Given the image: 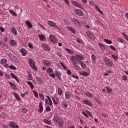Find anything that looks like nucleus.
<instances>
[{"instance_id":"obj_1","label":"nucleus","mask_w":128,"mask_h":128,"mask_svg":"<svg viewBox=\"0 0 128 128\" xmlns=\"http://www.w3.org/2000/svg\"><path fill=\"white\" fill-rule=\"evenodd\" d=\"M104 62L106 66H108V68H112V61L109 58L106 57L105 58H104Z\"/></svg>"},{"instance_id":"obj_2","label":"nucleus","mask_w":128,"mask_h":128,"mask_svg":"<svg viewBox=\"0 0 128 128\" xmlns=\"http://www.w3.org/2000/svg\"><path fill=\"white\" fill-rule=\"evenodd\" d=\"M70 59L72 62H73V64H79L80 62V60H78V56H71Z\"/></svg>"},{"instance_id":"obj_3","label":"nucleus","mask_w":128,"mask_h":128,"mask_svg":"<svg viewBox=\"0 0 128 128\" xmlns=\"http://www.w3.org/2000/svg\"><path fill=\"white\" fill-rule=\"evenodd\" d=\"M28 64L32 68L35 70V72H36L38 70V68L36 66V64H34V60H32V59L30 58L28 60Z\"/></svg>"},{"instance_id":"obj_4","label":"nucleus","mask_w":128,"mask_h":128,"mask_svg":"<svg viewBox=\"0 0 128 128\" xmlns=\"http://www.w3.org/2000/svg\"><path fill=\"white\" fill-rule=\"evenodd\" d=\"M49 39L51 42H52V44H58V40H56V36L52 34H50L49 36Z\"/></svg>"},{"instance_id":"obj_5","label":"nucleus","mask_w":128,"mask_h":128,"mask_svg":"<svg viewBox=\"0 0 128 128\" xmlns=\"http://www.w3.org/2000/svg\"><path fill=\"white\" fill-rule=\"evenodd\" d=\"M48 26H52V28H56L58 30H60V28H58V25L56 24V23L52 20L48 21Z\"/></svg>"},{"instance_id":"obj_6","label":"nucleus","mask_w":128,"mask_h":128,"mask_svg":"<svg viewBox=\"0 0 128 128\" xmlns=\"http://www.w3.org/2000/svg\"><path fill=\"white\" fill-rule=\"evenodd\" d=\"M62 116H58V113H56L55 114H54V116L52 118V121L54 122L55 124H56L58 123V120H60Z\"/></svg>"},{"instance_id":"obj_7","label":"nucleus","mask_w":128,"mask_h":128,"mask_svg":"<svg viewBox=\"0 0 128 128\" xmlns=\"http://www.w3.org/2000/svg\"><path fill=\"white\" fill-rule=\"evenodd\" d=\"M8 56L11 60H12L13 62H18V58H16V56L14 54L12 53H9Z\"/></svg>"},{"instance_id":"obj_8","label":"nucleus","mask_w":128,"mask_h":128,"mask_svg":"<svg viewBox=\"0 0 128 128\" xmlns=\"http://www.w3.org/2000/svg\"><path fill=\"white\" fill-rule=\"evenodd\" d=\"M72 94L70 92L68 91H66L65 92V98L66 100H70L72 98Z\"/></svg>"},{"instance_id":"obj_9","label":"nucleus","mask_w":128,"mask_h":128,"mask_svg":"<svg viewBox=\"0 0 128 128\" xmlns=\"http://www.w3.org/2000/svg\"><path fill=\"white\" fill-rule=\"evenodd\" d=\"M86 34H87L88 36L90 38L91 40H96V36L94 35L92 32H90V31H88L86 32Z\"/></svg>"},{"instance_id":"obj_10","label":"nucleus","mask_w":128,"mask_h":128,"mask_svg":"<svg viewBox=\"0 0 128 128\" xmlns=\"http://www.w3.org/2000/svg\"><path fill=\"white\" fill-rule=\"evenodd\" d=\"M58 122L60 128H62L64 126V119H62V118L61 117Z\"/></svg>"},{"instance_id":"obj_11","label":"nucleus","mask_w":128,"mask_h":128,"mask_svg":"<svg viewBox=\"0 0 128 128\" xmlns=\"http://www.w3.org/2000/svg\"><path fill=\"white\" fill-rule=\"evenodd\" d=\"M8 126H10V128H18V125L16 124V123H14V122H10V123H9Z\"/></svg>"},{"instance_id":"obj_12","label":"nucleus","mask_w":128,"mask_h":128,"mask_svg":"<svg viewBox=\"0 0 128 128\" xmlns=\"http://www.w3.org/2000/svg\"><path fill=\"white\" fill-rule=\"evenodd\" d=\"M75 12L78 16H84V12L80 9H76Z\"/></svg>"},{"instance_id":"obj_13","label":"nucleus","mask_w":128,"mask_h":128,"mask_svg":"<svg viewBox=\"0 0 128 128\" xmlns=\"http://www.w3.org/2000/svg\"><path fill=\"white\" fill-rule=\"evenodd\" d=\"M38 108L39 112H44V106H42V101L40 102H39Z\"/></svg>"},{"instance_id":"obj_14","label":"nucleus","mask_w":128,"mask_h":128,"mask_svg":"<svg viewBox=\"0 0 128 128\" xmlns=\"http://www.w3.org/2000/svg\"><path fill=\"white\" fill-rule=\"evenodd\" d=\"M82 102H84V104H87V106H92V102L88 100H82Z\"/></svg>"},{"instance_id":"obj_15","label":"nucleus","mask_w":128,"mask_h":128,"mask_svg":"<svg viewBox=\"0 0 128 128\" xmlns=\"http://www.w3.org/2000/svg\"><path fill=\"white\" fill-rule=\"evenodd\" d=\"M43 64L46 66H50V64H52L50 60H44Z\"/></svg>"},{"instance_id":"obj_16","label":"nucleus","mask_w":128,"mask_h":128,"mask_svg":"<svg viewBox=\"0 0 128 128\" xmlns=\"http://www.w3.org/2000/svg\"><path fill=\"white\" fill-rule=\"evenodd\" d=\"M20 52L22 54L23 56H26L28 54V52H26V50L24 48H21Z\"/></svg>"},{"instance_id":"obj_17","label":"nucleus","mask_w":128,"mask_h":128,"mask_svg":"<svg viewBox=\"0 0 128 128\" xmlns=\"http://www.w3.org/2000/svg\"><path fill=\"white\" fill-rule=\"evenodd\" d=\"M10 30L13 34H14V36H18V32L16 31V28L14 26H12L10 28Z\"/></svg>"},{"instance_id":"obj_18","label":"nucleus","mask_w":128,"mask_h":128,"mask_svg":"<svg viewBox=\"0 0 128 128\" xmlns=\"http://www.w3.org/2000/svg\"><path fill=\"white\" fill-rule=\"evenodd\" d=\"M9 84L11 88H12V90H18V88H16V86L14 83L10 82Z\"/></svg>"},{"instance_id":"obj_19","label":"nucleus","mask_w":128,"mask_h":128,"mask_svg":"<svg viewBox=\"0 0 128 128\" xmlns=\"http://www.w3.org/2000/svg\"><path fill=\"white\" fill-rule=\"evenodd\" d=\"M79 74L80 76H88L90 75V74L84 71H80L79 72Z\"/></svg>"},{"instance_id":"obj_20","label":"nucleus","mask_w":128,"mask_h":128,"mask_svg":"<svg viewBox=\"0 0 128 128\" xmlns=\"http://www.w3.org/2000/svg\"><path fill=\"white\" fill-rule=\"evenodd\" d=\"M42 48L44 50H48V44H44V43H42Z\"/></svg>"},{"instance_id":"obj_21","label":"nucleus","mask_w":128,"mask_h":128,"mask_svg":"<svg viewBox=\"0 0 128 128\" xmlns=\"http://www.w3.org/2000/svg\"><path fill=\"white\" fill-rule=\"evenodd\" d=\"M36 80L38 82L39 84H42V82H44V80L38 77L37 76H36Z\"/></svg>"},{"instance_id":"obj_22","label":"nucleus","mask_w":128,"mask_h":128,"mask_svg":"<svg viewBox=\"0 0 128 128\" xmlns=\"http://www.w3.org/2000/svg\"><path fill=\"white\" fill-rule=\"evenodd\" d=\"M13 94L16 100H18V102H20V96L18 94L16 93V92H14Z\"/></svg>"},{"instance_id":"obj_23","label":"nucleus","mask_w":128,"mask_h":128,"mask_svg":"<svg viewBox=\"0 0 128 128\" xmlns=\"http://www.w3.org/2000/svg\"><path fill=\"white\" fill-rule=\"evenodd\" d=\"M56 100L54 99V97H52V100L54 102V104H58V100H60V99L58 98V97L56 98Z\"/></svg>"},{"instance_id":"obj_24","label":"nucleus","mask_w":128,"mask_h":128,"mask_svg":"<svg viewBox=\"0 0 128 128\" xmlns=\"http://www.w3.org/2000/svg\"><path fill=\"white\" fill-rule=\"evenodd\" d=\"M0 44L3 48H4V50H8V46L7 44H4V43L2 41H0Z\"/></svg>"},{"instance_id":"obj_25","label":"nucleus","mask_w":128,"mask_h":128,"mask_svg":"<svg viewBox=\"0 0 128 128\" xmlns=\"http://www.w3.org/2000/svg\"><path fill=\"white\" fill-rule=\"evenodd\" d=\"M91 58L93 64H96V56L94 54H92Z\"/></svg>"},{"instance_id":"obj_26","label":"nucleus","mask_w":128,"mask_h":128,"mask_svg":"<svg viewBox=\"0 0 128 128\" xmlns=\"http://www.w3.org/2000/svg\"><path fill=\"white\" fill-rule=\"evenodd\" d=\"M54 74H55V76H56L58 80H60L62 78L61 75H60V72H58V71H56Z\"/></svg>"},{"instance_id":"obj_27","label":"nucleus","mask_w":128,"mask_h":128,"mask_svg":"<svg viewBox=\"0 0 128 128\" xmlns=\"http://www.w3.org/2000/svg\"><path fill=\"white\" fill-rule=\"evenodd\" d=\"M105 88L108 94H112V89L109 86H106Z\"/></svg>"},{"instance_id":"obj_28","label":"nucleus","mask_w":128,"mask_h":128,"mask_svg":"<svg viewBox=\"0 0 128 128\" xmlns=\"http://www.w3.org/2000/svg\"><path fill=\"white\" fill-rule=\"evenodd\" d=\"M10 76H12V78H14V80H16V82H17L20 84V82L18 81V78L16 77V75L14 74V73H11Z\"/></svg>"},{"instance_id":"obj_29","label":"nucleus","mask_w":128,"mask_h":128,"mask_svg":"<svg viewBox=\"0 0 128 128\" xmlns=\"http://www.w3.org/2000/svg\"><path fill=\"white\" fill-rule=\"evenodd\" d=\"M72 20L75 24H77L78 26L80 25V21H78V20L77 19L73 18Z\"/></svg>"},{"instance_id":"obj_30","label":"nucleus","mask_w":128,"mask_h":128,"mask_svg":"<svg viewBox=\"0 0 128 128\" xmlns=\"http://www.w3.org/2000/svg\"><path fill=\"white\" fill-rule=\"evenodd\" d=\"M99 47L102 50H106V46H104V44H102V43H98Z\"/></svg>"},{"instance_id":"obj_31","label":"nucleus","mask_w":128,"mask_h":128,"mask_svg":"<svg viewBox=\"0 0 128 128\" xmlns=\"http://www.w3.org/2000/svg\"><path fill=\"white\" fill-rule=\"evenodd\" d=\"M38 38H39L40 40H42V42L46 40V37L44 36L42 34L39 35Z\"/></svg>"},{"instance_id":"obj_32","label":"nucleus","mask_w":128,"mask_h":128,"mask_svg":"<svg viewBox=\"0 0 128 128\" xmlns=\"http://www.w3.org/2000/svg\"><path fill=\"white\" fill-rule=\"evenodd\" d=\"M9 12H10V14H11L13 16H18V14H16V13L13 10H9Z\"/></svg>"},{"instance_id":"obj_33","label":"nucleus","mask_w":128,"mask_h":128,"mask_svg":"<svg viewBox=\"0 0 128 128\" xmlns=\"http://www.w3.org/2000/svg\"><path fill=\"white\" fill-rule=\"evenodd\" d=\"M28 84V86H30V88H32V90H34V84H32V82L28 81L27 82Z\"/></svg>"},{"instance_id":"obj_34","label":"nucleus","mask_w":128,"mask_h":128,"mask_svg":"<svg viewBox=\"0 0 128 128\" xmlns=\"http://www.w3.org/2000/svg\"><path fill=\"white\" fill-rule=\"evenodd\" d=\"M10 46H16V42L14 40H11L10 42Z\"/></svg>"},{"instance_id":"obj_35","label":"nucleus","mask_w":128,"mask_h":128,"mask_svg":"<svg viewBox=\"0 0 128 128\" xmlns=\"http://www.w3.org/2000/svg\"><path fill=\"white\" fill-rule=\"evenodd\" d=\"M122 36L124 37V39L128 41V34H126L125 32H122Z\"/></svg>"},{"instance_id":"obj_36","label":"nucleus","mask_w":128,"mask_h":128,"mask_svg":"<svg viewBox=\"0 0 128 128\" xmlns=\"http://www.w3.org/2000/svg\"><path fill=\"white\" fill-rule=\"evenodd\" d=\"M26 24L28 26V28H32V25L30 21L26 20Z\"/></svg>"},{"instance_id":"obj_37","label":"nucleus","mask_w":128,"mask_h":128,"mask_svg":"<svg viewBox=\"0 0 128 128\" xmlns=\"http://www.w3.org/2000/svg\"><path fill=\"white\" fill-rule=\"evenodd\" d=\"M28 78L29 80H32V74H30V72H28Z\"/></svg>"},{"instance_id":"obj_38","label":"nucleus","mask_w":128,"mask_h":128,"mask_svg":"<svg viewBox=\"0 0 128 128\" xmlns=\"http://www.w3.org/2000/svg\"><path fill=\"white\" fill-rule=\"evenodd\" d=\"M6 62H8V60H6V58H2L0 60V63L2 64H6Z\"/></svg>"},{"instance_id":"obj_39","label":"nucleus","mask_w":128,"mask_h":128,"mask_svg":"<svg viewBox=\"0 0 128 128\" xmlns=\"http://www.w3.org/2000/svg\"><path fill=\"white\" fill-rule=\"evenodd\" d=\"M44 122L45 124H52V121L48 120L46 119H44Z\"/></svg>"},{"instance_id":"obj_40","label":"nucleus","mask_w":128,"mask_h":128,"mask_svg":"<svg viewBox=\"0 0 128 128\" xmlns=\"http://www.w3.org/2000/svg\"><path fill=\"white\" fill-rule=\"evenodd\" d=\"M68 30L73 34H76V30H74V29L72 27H68Z\"/></svg>"},{"instance_id":"obj_41","label":"nucleus","mask_w":128,"mask_h":128,"mask_svg":"<svg viewBox=\"0 0 128 128\" xmlns=\"http://www.w3.org/2000/svg\"><path fill=\"white\" fill-rule=\"evenodd\" d=\"M58 96H62V88H58Z\"/></svg>"},{"instance_id":"obj_42","label":"nucleus","mask_w":128,"mask_h":128,"mask_svg":"<svg viewBox=\"0 0 128 128\" xmlns=\"http://www.w3.org/2000/svg\"><path fill=\"white\" fill-rule=\"evenodd\" d=\"M104 42H106V44H112V42L108 39H104Z\"/></svg>"},{"instance_id":"obj_43","label":"nucleus","mask_w":128,"mask_h":128,"mask_svg":"<svg viewBox=\"0 0 128 128\" xmlns=\"http://www.w3.org/2000/svg\"><path fill=\"white\" fill-rule=\"evenodd\" d=\"M80 64V66L82 68H86V64H84V62L80 61V62H79V64Z\"/></svg>"},{"instance_id":"obj_44","label":"nucleus","mask_w":128,"mask_h":128,"mask_svg":"<svg viewBox=\"0 0 128 128\" xmlns=\"http://www.w3.org/2000/svg\"><path fill=\"white\" fill-rule=\"evenodd\" d=\"M60 64L62 66L64 70H68V67H66V65H64V62H60Z\"/></svg>"},{"instance_id":"obj_45","label":"nucleus","mask_w":128,"mask_h":128,"mask_svg":"<svg viewBox=\"0 0 128 128\" xmlns=\"http://www.w3.org/2000/svg\"><path fill=\"white\" fill-rule=\"evenodd\" d=\"M47 74H52V69L50 68H48L46 70Z\"/></svg>"},{"instance_id":"obj_46","label":"nucleus","mask_w":128,"mask_h":128,"mask_svg":"<svg viewBox=\"0 0 128 128\" xmlns=\"http://www.w3.org/2000/svg\"><path fill=\"white\" fill-rule=\"evenodd\" d=\"M117 40L118 42H122V44H124V42H126L124 40L122 39L121 38H118Z\"/></svg>"},{"instance_id":"obj_47","label":"nucleus","mask_w":128,"mask_h":128,"mask_svg":"<svg viewBox=\"0 0 128 128\" xmlns=\"http://www.w3.org/2000/svg\"><path fill=\"white\" fill-rule=\"evenodd\" d=\"M39 96L40 100H44V96L42 94L40 93L39 94Z\"/></svg>"},{"instance_id":"obj_48","label":"nucleus","mask_w":128,"mask_h":128,"mask_svg":"<svg viewBox=\"0 0 128 128\" xmlns=\"http://www.w3.org/2000/svg\"><path fill=\"white\" fill-rule=\"evenodd\" d=\"M65 50H66V52L70 54H72V51L70 49L65 48Z\"/></svg>"},{"instance_id":"obj_49","label":"nucleus","mask_w":128,"mask_h":128,"mask_svg":"<svg viewBox=\"0 0 128 128\" xmlns=\"http://www.w3.org/2000/svg\"><path fill=\"white\" fill-rule=\"evenodd\" d=\"M96 10H98V12H100V13L101 14H104V12H102V10L100 9V8L98 6H96Z\"/></svg>"},{"instance_id":"obj_50","label":"nucleus","mask_w":128,"mask_h":128,"mask_svg":"<svg viewBox=\"0 0 128 128\" xmlns=\"http://www.w3.org/2000/svg\"><path fill=\"white\" fill-rule=\"evenodd\" d=\"M47 98H48V100L50 102V106H52V99L48 96H46Z\"/></svg>"},{"instance_id":"obj_51","label":"nucleus","mask_w":128,"mask_h":128,"mask_svg":"<svg viewBox=\"0 0 128 128\" xmlns=\"http://www.w3.org/2000/svg\"><path fill=\"white\" fill-rule=\"evenodd\" d=\"M86 95L88 98H92L94 96L92 95V94H91L90 92L86 93Z\"/></svg>"},{"instance_id":"obj_52","label":"nucleus","mask_w":128,"mask_h":128,"mask_svg":"<svg viewBox=\"0 0 128 128\" xmlns=\"http://www.w3.org/2000/svg\"><path fill=\"white\" fill-rule=\"evenodd\" d=\"M122 79L123 80L126 82V80H128V76H126V75H123L122 76Z\"/></svg>"},{"instance_id":"obj_53","label":"nucleus","mask_w":128,"mask_h":128,"mask_svg":"<svg viewBox=\"0 0 128 128\" xmlns=\"http://www.w3.org/2000/svg\"><path fill=\"white\" fill-rule=\"evenodd\" d=\"M9 68H10V70H16V68L14 66H9Z\"/></svg>"},{"instance_id":"obj_54","label":"nucleus","mask_w":128,"mask_h":128,"mask_svg":"<svg viewBox=\"0 0 128 128\" xmlns=\"http://www.w3.org/2000/svg\"><path fill=\"white\" fill-rule=\"evenodd\" d=\"M50 110H52L50 107V106H47L46 108V111L47 112H50Z\"/></svg>"},{"instance_id":"obj_55","label":"nucleus","mask_w":128,"mask_h":128,"mask_svg":"<svg viewBox=\"0 0 128 128\" xmlns=\"http://www.w3.org/2000/svg\"><path fill=\"white\" fill-rule=\"evenodd\" d=\"M32 92L34 96H36V98H38V92L35 91H32Z\"/></svg>"},{"instance_id":"obj_56","label":"nucleus","mask_w":128,"mask_h":128,"mask_svg":"<svg viewBox=\"0 0 128 128\" xmlns=\"http://www.w3.org/2000/svg\"><path fill=\"white\" fill-rule=\"evenodd\" d=\"M76 56L78 58V60H84V56H82L77 55Z\"/></svg>"},{"instance_id":"obj_57","label":"nucleus","mask_w":128,"mask_h":128,"mask_svg":"<svg viewBox=\"0 0 128 128\" xmlns=\"http://www.w3.org/2000/svg\"><path fill=\"white\" fill-rule=\"evenodd\" d=\"M56 56H58L60 58H62V53L60 52H56Z\"/></svg>"},{"instance_id":"obj_58","label":"nucleus","mask_w":128,"mask_h":128,"mask_svg":"<svg viewBox=\"0 0 128 128\" xmlns=\"http://www.w3.org/2000/svg\"><path fill=\"white\" fill-rule=\"evenodd\" d=\"M74 68L76 70H80V67L78 66V64H74Z\"/></svg>"},{"instance_id":"obj_59","label":"nucleus","mask_w":128,"mask_h":128,"mask_svg":"<svg viewBox=\"0 0 128 128\" xmlns=\"http://www.w3.org/2000/svg\"><path fill=\"white\" fill-rule=\"evenodd\" d=\"M112 58L114 60H118V56H116V55H112Z\"/></svg>"},{"instance_id":"obj_60","label":"nucleus","mask_w":128,"mask_h":128,"mask_svg":"<svg viewBox=\"0 0 128 128\" xmlns=\"http://www.w3.org/2000/svg\"><path fill=\"white\" fill-rule=\"evenodd\" d=\"M67 74H68V76H72V71H70V69H68L67 70Z\"/></svg>"},{"instance_id":"obj_61","label":"nucleus","mask_w":128,"mask_h":128,"mask_svg":"<svg viewBox=\"0 0 128 128\" xmlns=\"http://www.w3.org/2000/svg\"><path fill=\"white\" fill-rule=\"evenodd\" d=\"M49 76L52 78H56V76H54V74L52 73V74H48Z\"/></svg>"},{"instance_id":"obj_62","label":"nucleus","mask_w":128,"mask_h":128,"mask_svg":"<svg viewBox=\"0 0 128 128\" xmlns=\"http://www.w3.org/2000/svg\"><path fill=\"white\" fill-rule=\"evenodd\" d=\"M22 114H26L28 112V110L26 108H23L22 110Z\"/></svg>"},{"instance_id":"obj_63","label":"nucleus","mask_w":128,"mask_h":128,"mask_svg":"<svg viewBox=\"0 0 128 128\" xmlns=\"http://www.w3.org/2000/svg\"><path fill=\"white\" fill-rule=\"evenodd\" d=\"M28 48H34V46H32V43H28Z\"/></svg>"},{"instance_id":"obj_64","label":"nucleus","mask_w":128,"mask_h":128,"mask_svg":"<svg viewBox=\"0 0 128 128\" xmlns=\"http://www.w3.org/2000/svg\"><path fill=\"white\" fill-rule=\"evenodd\" d=\"M102 116H104V118H108V115L106 113H102Z\"/></svg>"}]
</instances>
